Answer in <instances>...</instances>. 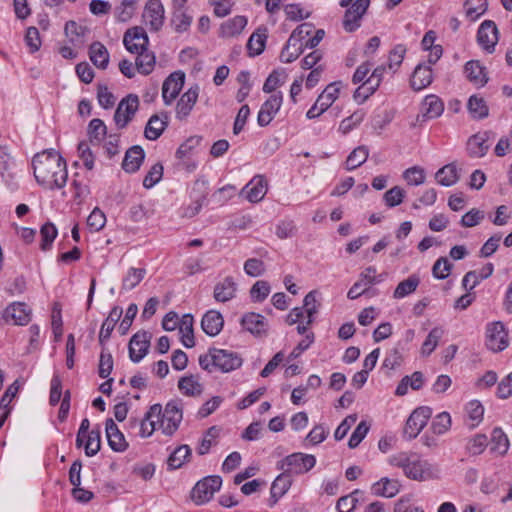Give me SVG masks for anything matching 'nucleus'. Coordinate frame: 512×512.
I'll return each instance as SVG.
<instances>
[{
	"label": "nucleus",
	"instance_id": "obj_1",
	"mask_svg": "<svg viewBox=\"0 0 512 512\" xmlns=\"http://www.w3.org/2000/svg\"><path fill=\"white\" fill-rule=\"evenodd\" d=\"M36 181L48 189L62 188L67 181L66 162L54 149L36 154L32 160Z\"/></svg>",
	"mask_w": 512,
	"mask_h": 512
},
{
	"label": "nucleus",
	"instance_id": "obj_2",
	"mask_svg": "<svg viewBox=\"0 0 512 512\" xmlns=\"http://www.w3.org/2000/svg\"><path fill=\"white\" fill-rule=\"evenodd\" d=\"M199 365L203 370L212 372L217 369L228 373L242 365V358L235 352L210 348L208 353L199 356Z\"/></svg>",
	"mask_w": 512,
	"mask_h": 512
},
{
	"label": "nucleus",
	"instance_id": "obj_3",
	"mask_svg": "<svg viewBox=\"0 0 512 512\" xmlns=\"http://www.w3.org/2000/svg\"><path fill=\"white\" fill-rule=\"evenodd\" d=\"M315 464L316 458L313 455L298 452L286 456L278 463V467L288 475H300L310 471Z\"/></svg>",
	"mask_w": 512,
	"mask_h": 512
},
{
	"label": "nucleus",
	"instance_id": "obj_4",
	"mask_svg": "<svg viewBox=\"0 0 512 512\" xmlns=\"http://www.w3.org/2000/svg\"><path fill=\"white\" fill-rule=\"evenodd\" d=\"M222 485L220 476H208L198 481L192 489V500L197 504H204L212 499Z\"/></svg>",
	"mask_w": 512,
	"mask_h": 512
},
{
	"label": "nucleus",
	"instance_id": "obj_5",
	"mask_svg": "<svg viewBox=\"0 0 512 512\" xmlns=\"http://www.w3.org/2000/svg\"><path fill=\"white\" fill-rule=\"evenodd\" d=\"M183 419L182 408L180 403L176 401L168 402L164 411L161 410L160 428L167 435H173Z\"/></svg>",
	"mask_w": 512,
	"mask_h": 512
},
{
	"label": "nucleus",
	"instance_id": "obj_6",
	"mask_svg": "<svg viewBox=\"0 0 512 512\" xmlns=\"http://www.w3.org/2000/svg\"><path fill=\"white\" fill-rule=\"evenodd\" d=\"M341 82L330 83L318 96L314 105L307 111L308 119H314L323 114L338 98Z\"/></svg>",
	"mask_w": 512,
	"mask_h": 512
},
{
	"label": "nucleus",
	"instance_id": "obj_7",
	"mask_svg": "<svg viewBox=\"0 0 512 512\" xmlns=\"http://www.w3.org/2000/svg\"><path fill=\"white\" fill-rule=\"evenodd\" d=\"M385 274L376 275V268L373 266L367 267L360 273L359 279L353 284L347 293L349 299H357L361 295L368 292L371 285L379 283L383 280Z\"/></svg>",
	"mask_w": 512,
	"mask_h": 512
},
{
	"label": "nucleus",
	"instance_id": "obj_8",
	"mask_svg": "<svg viewBox=\"0 0 512 512\" xmlns=\"http://www.w3.org/2000/svg\"><path fill=\"white\" fill-rule=\"evenodd\" d=\"M139 106V98L135 94H129L118 104L114 113V121L118 128H125L134 117Z\"/></svg>",
	"mask_w": 512,
	"mask_h": 512
},
{
	"label": "nucleus",
	"instance_id": "obj_9",
	"mask_svg": "<svg viewBox=\"0 0 512 512\" xmlns=\"http://www.w3.org/2000/svg\"><path fill=\"white\" fill-rule=\"evenodd\" d=\"M165 9L160 0H148L142 14L143 21L151 31H159L165 19Z\"/></svg>",
	"mask_w": 512,
	"mask_h": 512
},
{
	"label": "nucleus",
	"instance_id": "obj_10",
	"mask_svg": "<svg viewBox=\"0 0 512 512\" xmlns=\"http://www.w3.org/2000/svg\"><path fill=\"white\" fill-rule=\"evenodd\" d=\"M431 414L432 412L429 407H419L415 409L406 421L404 435L409 440L416 438L426 426Z\"/></svg>",
	"mask_w": 512,
	"mask_h": 512
},
{
	"label": "nucleus",
	"instance_id": "obj_11",
	"mask_svg": "<svg viewBox=\"0 0 512 512\" xmlns=\"http://www.w3.org/2000/svg\"><path fill=\"white\" fill-rule=\"evenodd\" d=\"M370 5V0H356L345 12L343 27L347 32H354L360 27V21Z\"/></svg>",
	"mask_w": 512,
	"mask_h": 512
},
{
	"label": "nucleus",
	"instance_id": "obj_12",
	"mask_svg": "<svg viewBox=\"0 0 512 512\" xmlns=\"http://www.w3.org/2000/svg\"><path fill=\"white\" fill-rule=\"evenodd\" d=\"M486 335V345L493 352L502 351L508 346V332L502 322L489 324Z\"/></svg>",
	"mask_w": 512,
	"mask_h": 512
},
{
	"label": "nucleus",
	"instance_id": "obj_13",
	"mask_svg": "<svg viewBox=\"0 0 512 512\" xmlns=\"http://www.w3.org/2000/svg\"><path fill=\"white\" fill-rule=\"evenodd\" d=\"M151 335L147 331H138L129 341V357L134 363L140 362L148 353Z\"/></svg>",
	"mask_w": 512,
	"mask_h": 512
},
{
	"label": "nucleus",
	"instance_id": "obj_14",
	"mask_svg": "<svg viewBox=\"0 0 512 512\" xmlns=\"http://www.w3.org/2000/svg\"><path fill=\"white\" fill-rule=\"evenodd\" d=\"M149 39L144 28L136 26L128 29L123 37V44L130 53H138L147 49Z\"/></svg>",
	"mask_w": 512,
	"mask_h": 512
},
{
	"label": "nucleus",
	"instance_id": "obj_15",
	"mask_svg": "<svg viewBox=\"0 0 512 512\" xmlns=\"http://www.w3.org/2000/svg\"><path fill=\"white\" fill-rule=\"evenodd\" d=\"M185 82V74L182 71L171 73L163 82L162 97L166 105L176 99Z\"/></svg>",
	"mask_w": 512,
	"mask_h": 512
},
{
	"label": "nucleus",
	"instance_id": "obj_16",
	"mask_svg": "<svg viewBox=\"0 0 512 512\" xmlns=\"http://www.w3.org/2000/svg\"><path fill=\"white\" fill-rule=\"evenodd\" d=\"M439 475L440 469L438 466L423 459L421 456L417 460L413 471L409 470L408 472L409 479L419 482L438 479Z\"/></svg>",
	"mask_w": 512,
	"mask_h": 512
},
{
	"label": "nucleus",
	"instance_id": "obj_17",
	"mask_svg": "<svg viewBox=\"0 0 512 512\" xmlns=\"http://www.w3.org/2000/svg\"><path fill=\"white\" fill-rule=\"evenodd\" d=\"M267 187L266 179L262 175H257L243 187L240 195L251 203H257L266 195Z\"/></svg>",
	"mask_w": 512,
	"mask_h": 512
},
{
	"label": "nucleus",
	"instance_id": "obj_18",
	"mask_svg": "<svg viewBox=\"0 0 512 512\" xmlns=\"http://www.w3.org/2000/svg\"><path fill=\"white\" fill-rule=\"evenodd\" d=\"M477 41L486 51H494L498 42V29L494 21L485 20L481 23L477 32Z\"/></svg>",
	"mask_w": 512,
	"mask_h": 512
},
{
	"label": "nucleus",
	"instance_id": "obj_19",
	"mask_svg": "<svg viewBox=\"0 0 512 512\" xmlns=\"http://www.w3.org/2000/svg\"><path fill=\"white\" fill-rule=\"evenodd\" d=\"M283 101L281 92L272 94L261 106L257 122L260 126H267L279 111Z\"/></svg>",
	"mask_w": 512,
	"mask_h": 512
},
{
	"label": "nucleus",
	"instance_id": "obj_20",
	"mask_svg": "<svg viewBox=\"0 0 512 512\" xmlns=\"http://www.w3.org/2000/svg\"><path fill=\"white\" fill-rule=\"evenodd\" d=\"M199 95V86L190 87L178 100L176 105V117L180 120L185 119L192 111Z\"/></svg>",
	"mask_w": 512,
	"mask_h": 512
},
{
	"label": "nucleus",
	"instance_id": "obj_21",
	"mask_svg": "<svg viewBox=\"0 0 512 512\" xmlns=\"http://www.w3.org/2000/svg\"><path fill=\"white\" fill-rule=\"evenodd\" d=\"M160 416L161 405H152L139 422V435L142 438H147L153 434L156 428V423L160 420Z\"/></svg>",
	"mask_w": 512,
	"mask_h": 512
},
{
	"label": "nucleus",
	"instance_id": "obj_22",
	"mask_svg": "<svg viewBox=\"0 0 512 512\" xmlns=\"http://www.w3.org/2000/svg\"><path fill=\"white\" fill-rule=\"evenodd\" d=\"M241 325L255 336H263L267 333L268 323L265 317L258 313H246L241 319Z\"/></svg>",
	"mask_w": 512,
	"mask_h": 512
},
{
	"label": "nucleus",
	"instance_id": "obj_23",
	"mask_svg": "<svg viewBox=\"0 0 512 512\" xmlns=\"http://www.w3.org/2000/svg\"><path fill=\"white\" fill-rule=\"evenodd\" d=\"M490 132L477 133L472 135L467 141V152L472 158H481L486 155L489 150L487 141Z\"/></svg>",
	"mask_w": 512,
	"mask_h": 512
},
{
	"label": "nucleus",
	"instance_id": "obj_24",
	"mask_svg": "<svg viewBox=\"0 0 512 512\" xmlns=\"http://www.w3.org/2000/svg\"><path fill=\"white\" fill-rule=\"evenodd\" d=\"M433 80L432 69L425 64H418L411 76L410 84L413 90L420 91L428 87Z\"/></svg>",
	"mask_w": 512,
	"mask_h": 512
},
{
	"label": "nucleus",
	"instance_id": "obj_25",
	"mask_svg": "<svg viewBox=\"0 0 512 512\" xmlns=\"http://www.w3.org/2000/svg\"><path fill=\"white\" fill-rule=\"evenodd\" d=\"M106 436L110 448L117 452H122L127 448L123 433L118 429L113 419L109 418L105 423Z\"/></svg>",
	"mask_w": 512,
	"mask_h": 512
},
{
	"label": "nucleus",
	"instance_id": "obj_26",
	"mask_svg": "<svg viewBox=\"0 0 512 512\" xmlns=\"http://www.w3.org/2000/svg\"><path fill=\"white\" fill-rule=\"evenodd\" d=\"M443 111L444 104L436 95H427L421 104V117L423 120L437 118Z\"/></svg>",
	"mask_w": 512,
	"mask_h": 512
},
{
	"label": "nucleus",
	"instance_id": "obj_27",
	"mask_svg": "<svg viewBox=\"0 0 512 512\" xmlns=\"http://www.w3.org/2000/svg\"><path fill=\"white\" fill-rule=\"evenodd\" d=\"M237 284L233 277L227 276L218 282L213 291L214 299L218 302H227L235 297Z\"/></svg>",
	"mask_w": 512,
	"mask_h": 512
},
{
	"label": "nucleus",
	"instance_id": "obj_28",
	"mask_svg": "<svg viewBox=\"0 0 512 512\" xmlns=\"http://www.w3.org/2000/svg\"><path fill=\"white\" fill-rule=\"evenodd\" d=\"M6 320L12 319L15 324L26 325L30 321L31 309L22 302H15L5 309Z\"/></svg>",
	"mask_w": 512,
	"mask_h": 512
},
{
	"label": "nucleus",
	"instance_id": "obj_29",
	"mask_svg": "<svg viewBox=\"0 0 512 512\" xmlns=\"http://www.w3.org/2000/svg\"><path fill=\"white\" fill-rule=\"evenodd\" d=\"M224 325V319L220 312L210 310L204 314L201 321L202 330L209 336H216Z\"/></svg>",
	"mask_w": 512,
	"mask_h": 512
},
{
	"label": "nucleus",
	"instance_id": "obj_30",
	"mask_svg": "<svg viewBox=\"0 0 512 512\" xmlns=\"http://www.w3.org/2000/svg\"><path fill=\"white\" fill-rule=\"evenodd\" d=\"M167 126V114L164 113L161 116L157 114L152 115L146 124L144 135L148 140H157L165 131Z\"/></svg>",
	"mask_w": 512,
	"mask_h": 512
},
{
	"label": "nucleus",
	"instance_id": "obj_31",
	"mask_svg": "<svg viewBox=\"0 0 512 512\" xmlns=\"http://www.w3.org/2000/svg\"><path fill=\"white\" fill-rule=\"evenodd\" d=\"M145 158V152L141 146L135 145L129 148L122 162V168L128 173L136 172Z\"/></svg>",
	"mask_w": 512,
	"mask_h": 512
},
{
	"label": "nucleus",
	"instance_id": "obj_32",
	"mask_svg": "<svg viewBox=\"0 0 512 512\" xmlns=\"http://www.w3.org/2000/svg\"><path fill=\"white\" fill-rule=\"evenodd\" d=\"M400 482L397 479L381 478L372 486L373 494L376 496L392 498L400 491Z\"/></svg>",
	"mask_w": 512,
	"mask_h": 512
},
{
	"label": "nucleus",
	"instance_id": "obj_33",
	"mask_svg": "<svg viewBox=\"0 0 512 512\" xmlns=\"http://www.w3.org/2000/svg\"><path fill=\"white\" fill-rule=\"evenodd\" d=\"M122 313L123 310L119 306H115L111 309L108 317L104 320L100 329L99 343L101 346H104V342L110 338L116 323L120 320L122 316Z\"/></svg>",
	"mask_w": 512,
	"mask_h": 512
},
{
	"label": "nucleus",
	"instance_id": "obj_34",
	"mask_svg": "<svg viewBox=\"0 0 512 512\" xmlns=\"http://www.w3.org/2000/svg\"><path fill=\"white\" fill-rule=\"evenodd\" d=\"M246 25V17L235 16L234 18L229 19L221 24L219 36L222 38L235 37L243 31Z\"/></svg>",
	"mask_w": 512,
	"mask_h": 512
},
{
	"label": "nucleus",
	"instance_id": "obj_35",
	"mask_svg": "<svg viewBox=\"0 0 512 512\" xmlns=\"http://www.w3.org/2000/svg\"><path fill=\"white\" fill-rule=\"evenodd\" d=\"M66 36L69 38V41L75 47H82L85 43V36L88 33V28L82 25H79L75 21H68L65 24L64 28Z\"/></svg>",
	"mask_w": 512,
	"mask_h": 512
},
{
	"label": "nucleus",
	"instance_id": "obj_36",
	"mask_svg": "<svg viewBox=\"0 0 512 512\" xmlns=\"http://www.w3.org/2000/svg\"><path fill=\"white\" fill-rule=\"evenodd\" d=\"M437 182L445 187H450L456 184L460 175L454 163L447 164L440 168L435 174Z\"/></svg>",
	"mask_w": 512,
	"mask_h": 512
},
{
	"label": "nucleus",
	"instance_id": "obj_37",
	"mask_svg": "<svg viewBox=\"0 0 512 512\" xmlns=\"http://www.w3.org/2000/svg\"><path fill=\"white\" fill-rule=\"evenodd\" d=\"M89 57L92 63L100 68L105 69L109 63V53L107 48L100 42H93L89 47Z\"/></svg>",
	"mask_w": 512,
	"mask_h": 512
},
{
	"label": "nucleus",
	"instance_id": "obj_38",
	"mask_svg": "<svg viewBox=\"0 0 512 512\" xmlns=\"http://www.w3.org/2000/svg\"><path fill=\"white\" fill-rule=\"evenodd\" d=\"M193 322V316L190 314H186L182 317L179 323L181 342L186 348H192L195 346Z\"/></svg>",
	"mask_w": 512,
	"mask_h": 512
},
{
	"label": "nucleus",
	"instance_id": "obj_39",
	"mask_svg": "<svg viewBox=\"0 0 512 512\" xmlns=\"http://www.w3.org/2000/svg\"><path fill=\"white\" fill-rule=\"evenodd\" d=\"M465 73L467 78L476 85L483 86L488 81L485 68L480 65L479 61L472 60L467 62L465 65Z\"/></svg>",
	"mask_w": 512,
	"mask_h": 512
},
{
	"label": "nucleus",
	"instance_id": "obj_40",
	"mask_svg": "<svg viewBox=\"0 0 512 512\" xmlns=\"http://www.w3.org/2000/svg\"><path fill=\"white\" fill-rule=\"evenodd\" d=\"M136 54L135 66L137 71L143 75H149L153 71L156 62L154 53L145 49Z\"/></svg>",
	"mask_w": 512,
	"mask_h": 512
},
{
	"label": "nucleus",
	"instance_id": "obj_41",
	"mask_svg": "<svg viewBox=\"0 0 512 512\" xmlns=\"http://www.w3.org/2000/svg\"><path fill=\"white\" fill-rule=\"evenodd\" d=\"M178 388L187 396H199L203 391L202 384L199 382L198 377L194 375L180 378Z\"/></svg>",
	"mask_w": 512,
	"mask_h": 512
},
{
	"label": "nucleus",
	"instance_id": "obj_42",
	"mask_svg": "<svg viewBox=\"0 0 512 512\" xmlns=\"http://www.w3.org/2000/svg\"><path fill=\"white\" fill-rule=\"evenodd\" d=\"M419 283V276L415 274L409 276L407 279L401 281L397 285V287L394 290L393 297L395 299H401L412 294L417 289Z\"/></svg>",
	"mask_w": 512,
	"mask_h": 512
},
{
	"label": "nucleus",
	"instance_id": "obj_43",
	"mask_svg": "<svg viewBox=\"0 0 512 512\" xmlns=\"http://www.w3.org/2000/svg\"><path fill=\"white\" fill-rule=\"evenodd\" d=\"M291 484V477L286 472L277 476L271 486V498L274 499V503L288 491Z\"/></svg>",
	"mask_w": 512,
	"mask_h": 512
},
{
	"label": "nucleus",
	"instance_id": "obj_44",
	"mask_svg": "<svg viewBox=\"0 0 512 512\" xmlns=\"http://www.w3.org/2000/svg\"><path fill=\"white\" fill-rule=\"evenodd\" d=\"M444 329L442 327H434L428 334L427 338L422 344L421 354L424 356L430 355L437 347L439 341L444 336Z\"/></svg>",
	"mask_w": 512,
	"mask_h": 512
},
{
	"label": "nucleus",
	"instance_id": "obj_45",
	"mask_svg": "<svg viewBox=\"0 0 512 512\" xmlns=\"http://www.w3.org/2000/svg\"><path fill=\"white\" fill-rule=\"evenodd\" d=\"M318 292L316 290L310 291L303 300V311L307 315V324L311 325L314 322V316L318 313L320 303L317 300Z\"/></svg>",
	"mask_w": 512,
	"mask_h": 512
},
{
	"label": "nucleus",
	"instance_id": "obj_46",
	"mask_svg": "<svg viewBox=\"0 0 512 512\" xmlns=\"http://www.w3.org/2000/svg\"><path fill=\"white\" fill-rule=\"evenodd\" d=\"M304 52L303 43L291 42L288 39L286 45L280 53V61L283 63H291L295 61Z\"/></svg>",
	"mask_w": 512,
	"mask_h": 512
},
{
	"label": "nucleus",
	"instance_id": "obj_47",
	"mask_svg": "<svg viewBox=\"0 0 512 512\" xmlns=\"http://www.w3.org/2000/svg\"><path fill=\"white\" fill-rule=\"evenodd\" d=\"M369 150L366 146H358L347 157L346 169L354 170L366 162Z\"/></svg>",
	"mask_w": 512,
	"mask_h": 512
},
{
	"label": "nucleus",
	"instance_id": "obj_48",
	"mask_svg": "<svg viewBox=\"0 0 512 512\" xmlns=\"http://www.w3.org/2000/svg\"><path fill=\"white\" fill-rule=\"evenodd\" d=\"M191 456V449L188 445L177 447L168 458V466L171 469L182 467L185 461Z\"/></svg>",
	"mask_w": 512,
	"mask_h": 512
},
{
	"label": "nucleus",
	"instance_id": "obj_49",
	"mask_svg": "<svg viewBox=\"0 0 512 512\" xmlns=\"http://www.w3.org/2000/svg\"><path fill=\"white\" fill-rule=\"evenodd\" d=\"M468 110L473 118L475 119H483L486 118L489 114V109L486 105V102L483 98H479L477 96H471L468 100Z\"/></svg>",
	"mask_w": 512,
	"mask_h": 512
},
{
	"label": "nucleus",
	"instance_id": "obj_50",
	"mask_svg": "<svg viewBox=\"0 0 512 512\" xmlns=\"http://www.w3.org/2000/svg\"><path fill=\"white\" fill-rule=\"evenodd\" d=\"M146 269L131 267L122 280V288L124 290L134 289L145 277Z\"/></svg>",
	"mask_w": 512,
	"mask_h": 512
},
{
	"label": "nucleus",
	"instance_id": "obj_51",
	"mask_svg": "<svg viewBox=\"0 0 512 512\" xmlns=\"http://www.w3.org/2000/svg\"><path fill=\"white\" fill-rule=\"evenodd\" d=\"M466 16L472 21L477 20L488 9L487 0H466L465 1Z\"/></svg>",
	"mask_w": 512,
	"mask_h": 512
},
{
	"label": "nucleus",
	"instance_id": "obj_52",
	"mask_svg": "<svg viewBox=\"0 0 512 512\" xmlns=\"http://www.w3.org/2000/svg\"><path fill=\"white\" fill-rule=\"evenodd\" d=\"M192 22V17L189 16L185 10H173L171 24L177 33H182L188 30Z\"/></svg>",
	"mask_w": 512,
	"mask_h": 512
},
{
	"label": "nucleus",
	"instance_id": "obj_53",
	"mask_svg": "<svg viewBox=\"0 0 512 512\" xmlns=\"http://www.w3.org/2000/svg\"><path fill=\"white\" fill-rule=\"evenodd\" d=\"M266 38V34L260 33V30H257L250 36L247 42V49L251 56L260 55L264 51Z\"/></svg>",
	"mask_w": 512,
	"mask_h": 512
},
{
	"label": "nucleus",
	"instance_id": "obj_54",
	"mask_svg": "<svg viewBox=\"0 0 512 512\" xmlns=\"http://www.w3.org/2000/svg\"><path fill=\"white\" fill-rule=\"evenodd\" d=\"M411 451H401L391 455L388 458V463L391 466L402 469L404 475L408 478L409 465L411 459Z\"/></svg>",
	"mask_w": 512,
	"mask_h": 512
},
{
	"label": "nucleus",
	"instance_id": "obj_55",
	"mask_svg": "<svg viewBox=\"0 0 512 512\" xmlns=\"http://www.w3.org/2000/svg\"><path fill=\"white\" fill-rule=\"evenodd\" d=\"M365 117V112L363 110H357L349 117L343 119L339 125V132L343 135L348 134L355 127H357Z\"/></svg>",
	"mask_w": 512,
	"mask_h": 512
},
{
	"label": "nucleus",
	"instance_id": "obj_56",
	"mask_svg": "<svg viewBox=\"0 0 512 512\" xmlns=\"http://www.w3.org/2000/svg\"><path fill=\"white\" fill-rule=\"evenodd\" d=\"M491 440H492L491 450L496 451L501 455L505 454L508 451L509 440L501 428H495L492 431V439Z\"/></svg>",
	"mask_w": 512,
	"mask_h": 512
},
{
	"label": "nucleus",
	"instance_id": "obj_57",
	"mask_svg": "<svg viewBox=\"0 0 512 512\" xmlns=\"http://www.w3.org/2000/svg\"><path fill=\"white\" fill-rule=\"evenodd\" d=\"M41 249L47 251L50 249L54 239L57 236V229L51 222L45 223L40 229Z\"/></svg>",
	"mask_w": 512,
	"mask_h": 512
},
{
	"label": "nucleus",
	"instance_id": "obj_58",
	"mask_svg": "<svg viewBox=\"0 0 512 512\" xmlns=\"http://www.w3.org/2000/svg\"><path fill=\"white\" fill-rule=\"evenodd\" d=\"M87 437L85 444V454L89 457L96 455L101 448V433L99 429L91 430Z\"/></svg>",
	"mask_w": 512,
	"mask_h": 512
},
{
	"label": "nucleus",
	"instance_id": "obj_59",
	"mask_svg": "<svg viewBox=\"0 0 512 512\" xmlns=\"http://www.w3.org/2000/svg\"><path fill=\"white\" fill-rule=\"evenodd\" d=\"M219 436V429L216 426L210 427L206 432L201 440L198 448L197 453L199 455H205L209 452L210 448L214 444L215 439Z\"/></svg>",
	"mask_w": 512,
	"mask_h": 512
},
{
	"label": "nucleus",
	"instance_id": "obj_60",
	"mask_svg": "<svg viewBox=\"0 0 512 512\" xmlns=\"http://www.w3.org/2000/svg\"><path fill=\"white\" fill-rule=\"evenodd\" d=\"M406 47L403 44H397L389 53V63L388 68L395 73L398 68L400 67L405 54H406Z\"/></svg>",
	"mask_w": 512,
	"mask_h": 512
},
{
	"label": "nucleus",
	"instance_id": "obj_61",
	"mask_svg": "<svg viewBox=\"0 0 512 512\" xmlns=\"http://www.w3.org/2000/svg\"><path fill=\"white\" fill-rule=\"evenodd\" d=\"M106 125L101 119L95 118L92 119L88 125V134L91 141H96L100 143L104 136L106 135Z\"/></svg>",
	"mask_w": 512,
	"mask_h": 512
},
{
	"label": "nucleus",
	"instance_id": "obj_62",
	"mask_svg": "<svg viewBox=\"0 0 512 512\" xmlns=\"http://www.w3.org/2000/svg\"><path fill=\"white\" fill-rule=\"evenodd\" d=\"M451 427V417L449 413L442 412L438 414L431 424V429L434 434L442 435L446 433Z\"/></svg>",
	"mask_w": 512,
	"mask_h": 512
},
{
	"label": "nucleus",
	"instance_id": "obj_63",
	"mask_svg": "<svg viewBox=\"0 0 512 512\" xmlns=\"http://www.w3.org/2000/svg\"><path fill=\"white\" fill-rule=\"evenodd\" d=\"M403 178L409 185L418 186L425 182V171L419 166H413L404 171Z\"/></svg>",
	"mask_w": 512,
	"mask_h": 512
},
{
	"label": "nucleus",
	"instance_id": "obj_64",
	"mask_svg": "<svg viewBox=\"0 0 512 512\" xmlns=\"http://www.w3.org/2000/svg\"><path fill=\"white\" fill-rule=\"evenodd\" d=\"M270 285L267 281H257L250 290L251 298L256 302H262L270 293Z\"/></svg>",
	"mask_w": 512,
	"mask_h": 512
}]
</instances>
